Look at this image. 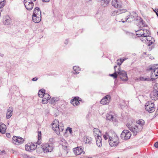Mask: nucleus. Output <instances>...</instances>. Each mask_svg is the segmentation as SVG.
Listing matches in <instances>:
<instances>
[{
    "label": "nucleus",
    "instance_id": "obj_59",
    "mask_svg": "<svg viewBox=\"0 0 158 158\" xmlns=\"http://www.w3.org/2000/svg\"><path fill=\"white\" fill-rule=\"evenodd\" d=\"M5 151L3 150L2 151H1L0 150V154H1L2 153H5Z\"/></svg>",
    "mask_w": 158,
    "mask_h": 158
},
{
    "label": "nucleus",
    "instance_id": "obj_32",
    "mask_svg": "<svg viewBox=\"0 0 158 158\" xmlns=\"http://www.w3.org/2000/svg\"><path fill=\"white\" fill-rule=\"evenodd\" d=\"M73 69L75 71V74H78L79 73V71L80 70V68L77 66H74L73 68Z\"/></svg>",
    "mask_w": 158,
    "mask_h": 158
},
{
    "label": "nucleus",
    "instance_id": "obj_28",
    "mask_svg": "<svg viewBox=\"0 0 158 158\" xmlns=\"http://www.w3.org/2000/svg\"><path fill=\"white\" fill-rule=\"evenodd\" d=\"M136 35L138 36L143 37V29L139 30L137 31H135Z\"/></svg>",
    "mask_w": 158,
    "mask_h": 158
},
{
    "label": "nucleus",
    "instance_id": "obj_5",
    "mask_svg": "<svg viewBox=\"0 0 158 158\" xmlns=\"http://www.w3.org/2000/svg\"><path fill=\"white\" fill-rule=\"evenodd\" d=\"M53 148L52 143H46L43 146L42 149L44 153H47L51 152L53 150Z\"/></svg>",
    "mask_w": 158,
    "mask_h": 158
},
{
    "label": "nucleus",
    "instance_id": "obj_48",
    "mask_svg": "<svg viewBox=\"0 0 158 158\" xmlns=\"http://www.w3.org/2000/svg\"><path fill=\"white\" fill-rule=\"evenodd\" d=\"M25 149L26 151L31 152L30 149L29 145L28 144H27L25 146Z\"/></svg>",
    "mask_w": 158,
    "mask_h": 158
},
{
    "label": "nucleus",
    "instance_id": "obj_63",
    "mask_svg": "<svg viewBox=\"0 0 158 158\" xmlns=\"http://www.w3.org/2000/svg\"><path fill=\"white\" fill-rule=\"evenodd\" d=\"M155 12H156V11L158 14V9H157L156 10H155Z\"/></svg>",
    "mask_w": 158,
    "mask_h": 158
},
{
    "label": "nucleus",
    "instance_id": "obj_24",
    "mask_svg": "<svg viewBox=\"0 0 158 158\" xmlns=\"http://www.w3.org/2000/svg\"><path fill=\"white\" fill-rule=\"evenodd\" d=\"M84 140L86 143H91L92 138L89 136H84Z\"/></svg>",
    "mask_w": 158,
    "mask_h": 158
},
{
    "label": "nucleus",
    "instance_id": "obj_7",
    "mask_svg": "<svg viewBox=\"0 0 158 158\" xmlns=\"http://www.w3.org/2000/svg\"><path fill=\"white\" fill-rule=\"evenodd\" d=\"M109 142L110 145L111 147L117 145L119 143L118 137V136H115V137L112 138V139H109Z\"/></svg>",
    "mask_w": 158,
    "mask_h": 158
},
{
    "label": "nucleus",
    "instance_id": "obj_15",
    "mask_svg": "<svg viewBox=\"0 0 158 158\" xmlns=\"http://www.w3.org/2000/svg\"><path fill=\"white\" fill-rule=\"evenodd\" d=\"M73 151L76 155H79L83 152V149L81 148L77 147L73 148Z\"/></svg>",
    "mask_w": 158,
    "mask_h": 158
},
{
    "label": "nucleus",
    "instance_id": "obj_22",
    "mask_svg": "<svg viewBox=\"0 0 158 158\" xmlns=\"http://www.w3.org/2000/svg\"><path fill=\"white\" fill-rule=\"evenodd\" d=\"M108 134L107 135L108 136L109 139H112V138L115 137V136H117L116 134L112 131H109L108 132Z\"/></svg>",
    "mask_w": 158,
    "mask_h": 158
},
{
    "label": "nucleus",
    "instance_id": "obj_16",
    "mask_svg": "<svg viewBox=\"0 0 158 158\" xmlns=\"http://www.w3.org/2000/svg\"><path fill=\"white\" fill-rule=\"evenodd\" d=\"M147 38H145L144 40L148 44V45L149 46H150L153 43V41H154V39H152L151 37L150 36H148ZM142 41H143L144 40H142Z\"/></svg>",
    "mask_w": 158,
    "mask_h": 158
},
{
    "label": "nucleus",
    "instance_id": "obj_58",
    "mask_svg": "<svg viewBox=\"0 0 158 158\" xmlns=\"http://www.w3.org/2000/svg\"><path fill=\"white\" fill-rule=\"evenodd\" d=\"M151 70H153V66L150 67L149 69H148V70L149 71Z\"/></svg>",
    "mask_w": 158,
    "mask_h": 158
},
{
    "label": "nucleus",
    "instance_id": "obj_35",
    "mask_svg": "<svg viewBox=\"0 0 158 158\" xmlns=\"http://www.w3.org/2000/svg\"><path fill=\"white\" fill-rule=\"evenodd\" d=\"M137 80L143 81H151V79L149 78H144L143 77H141L139 78H137Z\"/></svg>",
    "mask_w": 158,
    "mask_h": 158
},
{
    "label": "nucleus",
    "instance_id": "obj_8",
    "mask_svg": "<svg viewBox=\"0 0 158 158\" xmlns=\"http://www.w3.org/2000/svg\"><path fill=\"white\" fill-rule=\"evenodd\" d=\"M111 97L109 95H107L104 97L101 100L100 103L102 105H107L110 102Z\"/></svg>",
    "mask_w": 158,
    "mask_h": 158
},
{
    "label": "nucleus",
    "instance_id": "obj_49",
    "mask_svg": "<svg viewBox=\"0 0 158 158\" xmlns=\"http://www.w3.org/2000/svg\"><path fill=\"white\" fill-rule=\"evenodd\" d=\"M10 112V110H9V108L8 109V113H7L6 116V118L7 119L9 118H10V113H9Z\"/></svg>",
    "mask_w": 158,
    "mask_h": 158
},
{
    "label": "nucleus",
    "instance_id": "obj_60",
    "mask_svg": "<svg viewBox=\"0 0 158 158\" xmlns=\"http://www.w3.org/2000/svg\"><path fill=\"white\" fill-rule=\"evenodd\" d=\"M68 43V40H65L64 43L66 44H67Z\"/></svg>",
    "mask_w": 158,
    "mask_h": 158
},
{
    "label": "nucleus",
    "instance_id": "obj_17",
    "mask_svg": "<svg viewBox=\"0 0 158 158\" xmlns=\"http://www.w3.org/2000/svg\"><path fill=\"white\" fill-rule=\"evenodd\" d=\"M127 10L126 9H119L113 11L112 13V15L113 16H114L126 12H127Z\"/></svg>",
    "mask_w": 158,
    "mask_h": 158
},
{
    "label": "nucleus",
    "instance_id": "obj_37",
    "mask_svg": "<svg viewBox=\"0 0 158 158\" xmlns=\"http://www.w3.org/2000/svg\"><path fill=\"white\" fill-rule=\"evenodd\" d=\"M24 141L23 139L20 137H18V140L17 141L18 145L23 143Z\"/></svg>",
    "mask_w": 158,
    "mask_h": 158
},
{
    "label": "nucleus",
    "instance_id": "obj_27",
    "mask_svg": "<svg viewBox=\"0 0 158 158\" xmlns=\"http://www.w3.org/2000/svg\"><path fill=\"white\" fill-rule=\"evenodd\" d=\"M59 129L57 130L56 133L57 134L59 133L60 131L62 132L64 129V127L63 126L62 123H60L59 124V126H58Z\"/></svg>",
    "mask_w": 158,
    "mask_h": 158
},
{
    "label": "nucleus",
    "instance_id": "obj_57",
    "mask_svg": "<svg viewBox=\"0 0 158 158\" xmlns=\"http://www.w3.org/2000/svg\"><path fill=\"white\" fill-rule=\"evenodd\" d=\"M155 78H156V79L158 77V74H156V73H155Z\"/></svg>",
    "mask_w": 158,
    "mask_h": 158
},
{
    "label": "nucleus",
    "instance_id": "obj_61",
    "mask_svg": "<svg viewBox=\"0 0 158 158\" xmlns=\"http://www.w3.org/2000/svg\"><path fill=\"white\" fill-rule=\"evenodd\" d=\"M11 110H10V117H11V116L12 115V111H11Z\"/></svg>",
    "mask_w": 158,
    "mask_h": 158
},
{
    "label": "nucleus",
    "instance_id": "obj_38",
    "mask_svg": "<svg viewBox=\"0 0 158 158\" xmlns=\"http://www.w3.org/2000/svg\"><path fill=\"white\" fill-rule=\"evenodd\" d=\"M59 98L57 97H53L51 98L50 100V102L51 103H54L56 102H57L59 100Z\"/></svg>",
    "mask_w": 158,
    "mask_h": 158
},
{
    "label": "nucleus",
    "instance_id": "obj_44",
    "mask_svg": "<svg viewBox=\"0 0 158 158\" xmlns=\"http://www.w3.org/2000/svg\"><path fill=\"white\" fill-rule=\"evenodd\" d=\"M153 71L154 72H156V69H158V64H154L153 66Z\"/></svg>",
    "mask_w": 158,
    "mask_h": 158
},
{
    "label": "nucleus",
    "instance_id": "obj_10",
    "mask_svg": "<svg viewBox=\"0 0 158 158\" xmlns=\"http://www.w3.org/2000/svg\"><path fill=\"white\" fill-rule=\"evenodd\" d=\"M111 4L112 6L116 8H121L122 6V3L120 1L112 0Z\"/></svg>",
    "mask_w": 158,
    "mask_h": 158
},
{
    "label": "nucleus",
    "instance_id": "obj_41",
    "mask_svg": "<svg viewBox=\"0 0 158 158\" xmlns=\"http://www.w3.org/2000/svg\"><path fill=\"white\" fill-rule=\"evenodd\" d=\"M155 73H156V72L154 71L152 72L151 73V81H153L154 80L156 79V78L155 77Z\"/></svg>",
    "mask_w": 158,
    "mask_h": 158
},
{
    "label": "nucleus",
    "instance_id": "obj_9",
    "mask_svg": "<svg viewBox=\"0 0 158 158\" xmlns=\"http://www.w3.org/2000/svg\"><path fill=\"white\" fill-rule=\"evenodd\" d=\"M150 97L152 100H154L158 99V90L154 89L150 94Z\"/></svg>",
    "mask_w": 158,
    "mask_h": 158
},
{
    "label": "nucleus",
    "instance_id": "obj_43",
    "mask_svg": "<svg viewBox=\"0 0 158 158\" xmlns=\"http://www.w3.org/2000/svg\"><path fill=\"white\" fill-rule=\"evenodd\" d=\"M5 5V0H0V8L3 7Z\"/></svg>",
    "mask_w": 158,
    "mask_h": 158
},
{
    "label": "nucleus",
    "instance_id": "obj_42",
    "mask_svg": "<svg viewBox=\"0 0 158 158\" xmlns=\"http://www.w3.org/2000/svg\"><path fill=\"white\" fill-rule=\"evenodd\" d=\"M98 131H99L98 129L97 128H94L93 129V132L94 133V135L95 136H97L98 134H97V132H98Z\"/></svg>",
    "mask_w": 158,
    "mask_h": 158
},
{
    "label": "nucleus",
    "instance_id": "obj_39",
    "mask_svg": "<svg viewBox=\"0 0 158 158\" xmlns=\"http://www.w3.org/2000/svg\"><path fill=\"white\" fill-rule=\"evenodd\" d=\"M36 143H35L34 144V143H32L31 145L29 144V145L30 149L31 150V151H33L35 150V149H36V146H35V144H36ZM37 146V145L36 146Z\"/></svg>",
    "mask_w": 158,
    "mask_h": 158
},
{
    "label": "nucleus",
    "instance_id": "obj_34",
    "mask_svg": "<svg viewBox=\"0 0 158 158\" xmlns=\"http://www.w3.org/2000/svg\"><path fill=\"white\" fill-rule=\"evenodd\" d=\"M144 123L145 122L143 120L139 119L138 121V125H137L143 127V126L144 124Z\"/></svg>",
    "mask_w": 158,
    "mask_h": 158
},
{
    "label": "nucleus",
    "instance_id": "obj_56",
    "mask_svg": "<svg viewBox=\"0 0 158 158\" xmlns=\"http://www.w3.org/2000/svg\"><path fill=\"white\" fill-rule=\"evenodd\" d=\"M42 1L44 2H48L50 0H42Z\"/></svg>",
    "mask_w": 158,
    "mask_h": 158
},
{
    "label": "nucleus",
    "instance_id": "obj_19",
    "mask_svg": "<svg viewBox=\"0 0 158 158\" xmlns=\"http://www.w3.org/2000/svg\"><path fill=\"white\" fill-rule=\"evenodd\" d=\"M96 140L97 145L99 147H101L102 146V138L98 134L96 137Z\"/></svg>",
    "mask_w": 158,
    "mask_h": 158
},
{
    "label": "nucleus",
    "instance_id": "obj_55",
    "mask_svg": "<svg viewBox=\"0 0 158 158\" xmlns=\"http://www.w3.org/2000/svg\"><path fill=\"white\" fill-rule=\"evenodd\" d=\"M6 136L8 138H10V133H7L6 134Z\"/></svg>",
    "mask_w": 158,
    "mask_h": 158
},
{
    "label": "nucleus",
    "instance_id": "obj_36",
    "mask_svg": "<svg viewBox=\"0 0 158 158\" xmlns=\"http://www.w3.org/2000/svg\"><path fill=\"white\" fill-rule=\"evenodd\" d=\"M106 118L107 119L109 120H113L114 117L113 115L110 113H108L106 115Z\"/></svg>",
    "mask_w": 158,
    "mask_h": 158
},
{
    "label": "nucleus",
    "instance_id": "obj_64",
    "mask_svg": "<svg viewBox=\"0 0 158 158\" xmlns=\"http://www.w3.org/2000/svg\"><path fill=\"white\" fill-rule=\"evenodd\" d=\"M27 158H32V157H30V156H27Z\"/></svg>",
    "mask_w": 158,
    "mask_h": 158
},
{
    "label": "nucleus",
    "instance_id": "obj_25",
    "mask_svg": "<svg viewBox=\"0 0 158 158\" xmlns=\"http://www.w3.org/2000/svg\"><path fill=\"white\" fill-rule=\"evenodd\" d=\"M143 37H144L148 36L150 35V33L149 31L146 29H143Z\"/></svg>",
    "mask_w": 158,
    "mask_h": 158
},
{
    "label": "nucleus",
    "instance_id": "obj_11",
    "mask_svg": "<svg viewBox=\"0 0 158 158\" xmlns=\"http://www.w3.org/2000/svg\"><path fill=\"white\" fill-rule=\"evenodd\" d=\"M59 124L58 120L56 119H55L52 122V128L56 132L57 130L59 129Z\"/></svg>",
    "mask_w": 158,
    "mask_h": 158
},
{
    "label": "nucleus",
    "instance_id": "obj_20",
    "mask_svg": "<svg viewBox=\"0 0 158 158\" xmlns=\"http://www.w3.org/2000/svg\"><path fill=\"white\" fill-rule=\"evenodd\" d=\"M41 15H32V20L33 22L35 23L39 22L41 20Z\"/></svg>",
    "mask_w": 158,
    "mask_h": 158
},
{
    "label": "nucleus",
    "instance_id": "obj_54",
    "mask_svg": "<svg viewBox=\"0 0 158 158\" xmlns=\"http://www.w3.org/2000/svg\"><path fill=\"white\" fill-rule=\"evenodd\" d=\"M67 129L68 130H69V132L70 133H71L72 132V128H70L69 127H68L67 128Z\"/></svg>",
    "mask_w": 158,
    "mask_h": 158
},
{
    "label": "nucleus",
    "instance_id": "obj_23",
    "mask_svg": "<svg viewBox=\"0 0 158 158\" xmlns=\"http://www.w3.org/2000/svg\"><path fill=\"white\" fill-rule=\"evenodd\" d=\"M6 126L2 123H0V132L2 134L5 133L6 130Z\"/></svg>",
    "mask_w": 158,
    "mask_h": 158
},
{
    "label": "nucleus",
    "instance_id": "obj_3",
    "mask_svg": "<svg viewBox=\"0 0 158 158\" xmlns=\"http://www.w3.org/2000/svg\"><path fill=\"white\" fill-rule=\"evenodd\" d=\"M155 105L153 103L147 102L145 105V109L149 113H152L155 110Z\"/></svg>",
    "mask_w": 158,
    "mask_h": 158
},
{
    "label": "nucleus",
    "instance_id": "obj_18",
    "mask_svg": "<svg viewBox=\"0 0 158 158\" xmlns=\"http://www.w3.org/2000/svg\"><path fill=\"white\" fill-rule=\"evenodd\" d=\"M3 23L6 25H9L10 24V17L8 15H6L3 18Z\"/></svg>",
    "mask_w": 158,
    "mask_h": 158
},
{
    "label": "nucleus",
    "instance_id": "obj_4",
    "mask_svg": "<svg viewBox=\"0 0 158 158\" xmlns=\"http://www.w3.org/2000/svg\"><path fill=\"white\" fill-rule=\"evenodd\" d=\"M131 133L129 131L126 130H123L121 134V138L123 140H127L130 138Z\"/></svg>",
    "mask_w": 158,
    "mask_h": 158
},
{
    "label": "nucleus",
    "instance_id": "obj_12",
    "mask_svg": "<svg viewBox=\"0 0 158 158\" xmlns=\"http://www.w3.org/2000/svg\"><path fill=\"white\" fill-rule=\"evenodd\" d=\"M137 18H135L134 16H133L131 15L130 13H128L127 14V16L125 18V19L126 20L125 21H123L122 22L124 23L125 22H127V20H128V22H130L133 21H135V20H136V19Z\"/></svg>",
    "mask_w": 158,
    "mask_h": 158
},
{
    "label": "nucleus",
    "instance_id": "obj_29",
    "mask_svg": "<svg viewBox=\"0 0 158 158\" xmlns=\"http://www.w3.org/2000/svg\"><path fill=\"white\" fill-rule=\"evenodd\" d=\"M41 134L40 131H38L37 144L39 145L41 143Z\"/></svg>",
    "mask_w": 158,
    "mask_h": 158
},
{
    "label": "nucleus",
    "instance_id": "obj_62",
    "mask_svg": "<svg viewBox=\"0 0 158 158\" xmlns=\"http://www.w3.org/2000/svg\"><path fill=\"white\" fill-rule=\"evenodd\" d=\"M120 61L122 62V63L124 61V60L120 59L119 60Z\"/></svg>",
    "mask_w": 158,
    "mask_h": 158
},
{
    "label": "nucleus",
    "instance_id": "obj_53",
    "mask_svg": "<svg viewBox=\"0 0 158 158\" xmlns=\"http://www.w3.org/2000/svg\"><path fill=\"white\" fill-rule=\"evenodd\" d=\"M37 80L38 78L36 77H35L32 79V80L33 81H36Z\"/></svg>",
    "mask_w": 158,
    "mask_h": 158
},
{
    "label": "nucleus",
    "instance_id": "obj_45",
    "mask_svg": "<svg viewBox=\"0 0 158 158\" xmlns=\"http://www.w3.org/2000/svg\"><path fill=\"white\" fill-rule=\"evenodd\" d=\"M48 100V99L44 97V98L42 99V103L43 104H45L47 103Z\"/></svg>",
    "mask_w": 158,
    "mask_h": 158
},
{
    "label": "nucleus",
    "instance_id": "obj_2",
    "mask_svg": "<svg viewBox=\"0 0 158 158\" xmlns=\"http://www.w3.org/2000/svg\"><path fill=\"white\" fill-rule=\"evenodd\" d=\"M118 75L120 78L123 81H127L128 80V77L126 72L123 70H121L120 66H118L117 71Z\"/></svg>",
    "mask_w": 158,
    "mask_h": 158
},
{
    "label": "nucleus",
    "instance_id": "obj_40",
    "mask_svg": "<svg viewBox=\"0 0 158 158\" xmlns=\"http://www.w3.org/2000/svg\"><path fill=\"white\" fill-rule=\"evenodd\" d=\"M62 143H60L62 146L64 147H67V143L64 139H62L61 140Z\"/></svg>",
    "mask_w": 158,
    "mask_h": 158
},
{
    "label": "nucleus",
    "instance_id": "obj_50",
    "mask_svg": "<svg viewBox=\"0 0 158 158\" xmlns=\"http://www.w3.org/2000/svg\"><path fill=\"white\" fill-rule=\"evenodd\" d=\"M108 134V132H106L105 134L104 135L103 137L106 140L108 139V136L107 135Z\"/></svg>",
    "mask_w": 158,
    "mask_h": 158
},
{
    "label": "nucleus",
    "instance_id": "obj_31",
    "mask_svg": "<svg viewBox=\"0 0 158 158\" xmlns=\"http://www.w3.org/2000/svg\"><path fill=\"white\" fill-rule=\"evenodd\" d=\"M101 4L104 6H106L109 3L110 0H101Z\"/></svg>",
    "mask_w": 158,
    "mask_h": 158
},
{
    "label": "nucleus",
    "instance_id": "obj_1",
    "mask_svg": "<svg viewBox=\"0 0 158 158\" xmlns=\"http://www.w3.org/2000/svg\"><path fill=\"white\" fill-rule=\"evenodd\" d=\"M127 126L133 133V135H136L137 132H140L143 128V127L141 126L137 125L134 127L132 123L131 124L128 123H127Z\"/></svg>",
    "mask_w": 158,
    "mask_h": 158
},
{
    "label": "nucleus",
    "instance_id": "obj_52",
    "mask_svg": "<svg viewBox=\"0 0 158 158\" xmlns=\"http://www.w3.org/2000/svg\"><path fill=\"white\" fill-rule=\"evenodd\" d=\"M154 146L156 148H158V142H156L154 144Z\"/></svg>",
    "mask_w": 158,
    "mask_h": 158
},
{
    "label": "nucleus",
    "instance_id": "obj_47",
    "mask_svg": "<svg viewBox=\"0 0 158 158\" xmlns=\"http://www.w3.org/2000/svg\"><path fill=\"white\" fill-rule=\"evenodd\" d=\"M43 97L46 98L48 100H49L51 98V97L48 94L46 93H45Z\"/></svg>",
    "mask_w": 158,
    "mask_h": 158
},
{
    "label": "nucleus",
    "instance_id": "obj_6",
    "mask_svg": "<svg viewBox=\"0 0 158 158\" xmlns=\"http://www.w3.org/2000/svg\"><path fill=\"white\" fill-rule=\"evenodd\" d=\"M24 4L27 9L29 10H31L34 6L33 2L31 0H24Z\"/></svg>",
    "mask_w": 158,
    "mask_h": 158
},
{
    "label": "nucleus",
    "instance_id": "obj_21",
    "mask_svg": "<svg viewBox=\"0 0 158 158\" xmlns=\"http://www.w3.org/2000/svg\"><path fill=\"white\" fill-rule=\"evenodd\" d=\"M41 11L40 10L39 8L38 7H36L35 8L34 10L32 15H36L41 16Z\"/></svg>",
    "mask_w": 158,
    "mask_h": 158
},
{
    "label": "nucleus",
    "instance_id": "obj_30",
    "mask_svg": "<svg viewBox=\"0 0 158 158\" xmlns=\"http://www.w3.org/2000/svg\"><path fill=\"white\" fill-rule=\"evenodd\" d=\"M45 90L44 89H41L39 90L38 92V95L39 96L40 98H43L44 95L45 94Z\"/></svg>",
    "mask_w": 158,
    "mask_h": 158
},
{
    "label": "nucleus",
    "instance_id": "obj_46",
    "mask_svg": "<svg viewBox=\"0 0 158 158\" xmlns=\"http://www.w3.org/2000/svg\"><path fill=\"white\" fill-rule=\"evenodd\" d=\"M133 16H134L135 18H137L139 17L138 16V15L135 12H133L131 14Z\"/></svg>",
    "mask_w": 158,
    "mask_h": 158
},
{
    "label": "nucleus",
    "instance_id": "obj_33",
    "mask_svg": "<svg viewBox=\"0 0 158 158\" xmlns=\"http://www.w3.org/2000/svg\"><path fill=\"white\" fill-rule=\"evenodd\" d=\"M18 137L14 136L12 138V143L18 145Z\"/></svg>",
    "mask_w": 158,
    "mask_h": 158
},
{
    "label": "nucleus",
    "instance_id": "obj_26",
    "mask_svg": "<svg viewBox=\"0 0 158 158\" xmlns=\"http://www.w3.org/2000/svg\"><path fill=\"white\" fill-rule=\"evenodd\" d=\"M117 68V66H114V69L115 70V72L113 74H110L109 75L110 76L113 77L114 79L117 78L118 76L117 71L116 70V68Z\"/></svg>",
    "mask_w": 158,
    "mask_h": 158
},
{
    "label": "nucleus",
    "instance_id": "obj_13",
    "mask_svg": "<svg viewBox=\"0 0 158 158\" xmlns=\"http://www.w3.org/2000/svg\"><path fill=\"white\" fill-rule=\"evenodd\" d=\"M81 100V99L78 97H74L73 99L71 101V103L74 106H76L79 105V101Z\"/></svg>",
    "mask_w": 158,
    "mask_h": 158
},
{
    "label": "nucleus",
    "instance_id": "obj_51",
    "mask_svg": "<svg viewBox=\"0 0 158 158\" xmlns=\"http://www.w3.org/2000/svg\"><path fill=\"white\" fill-rule=\"evenodd\" d=\"M117 64L119 66H120L122 64V62L120 61L119 60H117Z\"/></svg>",
    "mask_w": 158,
    "mask_h": 158
},
{
    "label": "nucleus",
    "instance_id": "obj_14",
    "mask_svg": "<svg viewBox=\"0 0 158 158\" xmlns=\"http://www.w3.org/2000/svg\"><path fill=\"white\" fill-rule=\"evenodd\" d=\"M137 21L138 23L136 22L135 23L137 24V26L140 27H143L145 26V24L143 22L142 19L140 17H138L136 19V21Z\"/></svg>",
    "mask_w": 158,
    "mask_h": 158
}]
</instances>
